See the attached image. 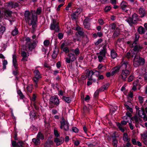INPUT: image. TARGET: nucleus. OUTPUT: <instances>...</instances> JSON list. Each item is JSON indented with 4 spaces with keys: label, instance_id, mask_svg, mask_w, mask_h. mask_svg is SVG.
I'll list each match as a JSON object with an SVG mask.
<instances>
[{
    "label": "nucleus",
    "instance_id": "1",
    "mask_svg": "<svg viewBox=\"0 0 147 147\" xmlns=\"http://www.w3.org/2000/svg\"><path fill=\"white\" fill-rule=\"evenodd\" d=\"M41 12L40 9H38L36 11L32 10L30 12L29 11H26L24 13V16L26 21L30 25H32V27L34 28L36 26L37 21V16Z\"/></svg>",
    "mask_w": 147,
    "mask_h": 147
},
{
    "label": "nucleus",
    "instance_id": "2",
    "mask_svg": "<svg viewBox=\"0 0 147 147\" xmlns=\"http://www.w3.org/2000/svg\"><path fill=\"white\" fill-rule=\"evenodd\" d=\"M134 55H135V54ZM145 63L144 59L140 57L139 55H135L133 65L135 67H137L140 65H143Z\"/></svg>",
    "mask_w": 147,
    "mask_h": 147
},
{
    "label": "nucleus",
    "instance_id": "3",
    "mask_svg": "<svg viewBox=\"0 0 147 147\" xmlns=\"http://www.w3.org/2000/svg\"><path fill=\"white\" fill-rule=\"evenodd\" d=\"M34 77L33 78V80L34 83V85L36 88L38 87L37 83L39 79L41 78L39 71L37 70H36L34 71Z\"/></svg>",
    "mask_w": 147,
    "mask_h": 147
},
{
    "label": "nucleus",
    "instance_id": "4",
    "mask_svg": "<svg viewBox=\"0 0 147 147\" xmlns=\"http://www.w3.org/2000/svg\"><path fill=\"white\" fill-rule=\"evenodd\" d=\"M106 50L105 48H103L101 50L99 53V55L98 56L99 61L101 62L104 60H107V58L106 56Z\"/></svg>",
    "mask_w": 147,
    "mask_h": 147
},
{
    "label": "nucleus",
    "instance_id": "5",
    "mask_svg": "<svg viewBox=\"0 0 147 147\" xmlns=\"http://www.w3.org/2000/svg\"><path fill=\"white\" fill-rule=\"evenodd\" d=\"M138 21V16L136 13H134L131 17L129 18V24L131 26H132L134 24H137Z\"/></svg>",
    "mask_w": 147,
    "mask_h": 147
},
{
    "label": "nucleus",
    "instance_id": "6",
    "mask_svg": "<svg viewBox=\"0 0 147 147\" xmlns=\"http://www.w3.org/2000/svg\"><path fill=\"white\" fill-rule=\"evenodd\" d=\"M61 126L60 128L63 129L64 130L67 131L69 129L68 123L67 121H66L64 118H62V120L60 121Z\"/></svg>",
    "mask_w": 147,
    "mask_h": 147
},
{
    "label": "nucleus",
    "instance_id": "7",
    "mask_svg": "<svg viewBox=\"0 0 147 147\" xmlns=\"http://www.w3.org/2000/svg\"><path fill=\"white\" fill-rule=\"evenodd\" d=\"M129 42V46H130V47H133V50L136 52H138L139 51H141V50L143 49L142 45H140L139 44L137 43V44H134L133 43L132 45H130Z\"/></svg>",
    "mask_w": 147,
    "mask_h": 147
},
{
    "label": "nucleus",
    "instance_id": "8",
    "mask_svg": "<svg viewBox=\"0 0 147 147\" xmlns=\"http://www.w3.org/2000/svg\"><path fill=\"white\" fill-rule=\"evenodd\" d=\"M50 29L51 30H54L56 32L59 31L58 23L55 20H53V22L51 24Z\"/></svg>",
    "mask_w": 147,
    "mask_h": 147
},
{
    "label": "nucleus",
    "instance_id": "9",
    "mask_svg": "<svg viewBox=\"0 0 147 147\" xmlns=\"http://www.w3.org/2000/svg\"><path fill=\"white\" fill-rule=\"evenodd\" d=\"M69 57L66 59V61L67 63H70L71 61H73L76 59L75 55L74 54L69 53L68 55Z\"/></svg>",
    "mask_w": 147,
    "mask_h": 147
},
{
    "label": "nucleus",
    "instance_id": "10",
    "mask_svg": "<svg viewBox=\"0 0 147 147\" xmlns=\"http://www.w3.org/2000/svg\"><path fill=\"white\" fill-rule=\"evenodd\" d=\"M129 65L128 62L127 61H124L121 63V64L120 65V69L122 71L125 70H128V66Z\"/></svg>",
    "mask_w": 147,
    "mask_h": 147
},
{
    "label": "nucleus",
    "instance_id": "11",
    "mask_svg": "<svg viewBox=\"0 0 147 147\" xmlns=\"http://www.w3.org/2000/svg\"><path fill=\"white\" fill-rule=\"evenodd\" d=\"M138 115L140 117L143 118L145 121H147V116L144 110L141 109V110H139Z\"/></svg>",
    "mask_w": 147,
    "mask_h": 147
},
{
    "label": "nucleus",
    "instance_id": "12",
    "mask_svg": "<svg viewBox=\"0 0 147 147\" xmlns=\"http://www.w3.org/2000/svg\"><path fill=\"white\" fill-rule=\"evenodd\" d=\"M127 122H128L127 120H123L121 121V123H119L117 124V125L119 128L122 132H124V130L123 127L122 125H126Z\"/></svg>",
    "mask_w": 147,
    "mask_h": 147
},
{
    "label": "nucleus",
    "instance_id": "13",
    "mask_svg": "<svg viewBox=\"0 0 147 147\" xmlns=\"http://www.w3.org/2000/svg\"><path fill=\"white\" fill-rule=\"evenodd\" d=\"M86 76L88 78V80H92V77L94 74V72L92 71H90L88 69H87L86 71Z\"/></svg>",
    "mask_w": 147,
    "mask_h": 147
},
{
    "label": "nucleus",
    "instance_id": "14",
    "mask_svg": "<svg viewBox=\"0 0 147 147\" xmlns=\"http://www.w3.org/2000/svg\"><path fill=\"white\" fill-rule=\"evenodd\" d=\"M123 39H119L117 41L116 43V47L117 48L118 47L122 48V46L123 45Z\"/></svg>",
    "mask_w": 147,
    "mask_h": 147
},
{
    "label": "nucleus",
    "instance_id": "15",
    "mask_svg": "<svg viewBox=\"0 0 147 147\" xmlns=\"http://www.w3.org/2000/svg\"><path fill=\"white\" fill-rule=\"evenodd\" d=\"M50 101L55 105H58L59 104V101L58 98L55 96L51 97L50 98Z\"/></svg>",
    "mask_w": 147,
    "mask_h": 147
},
{
    "label": "nucleus",
    "instance_id": "16",
    "mask_svg": "<svg viewBox=\"0 0 147 147\" xmlns=\"http://www.w3.org/2000/svg\"><path fill=\"white\" fill-rule=\"evenodd\" d=\"M64 140L63 138H56L55 139L54 142L56 143L57 145H59L63 143Z\"/></svg>",
    "mask_w": 147,
    "mask_h": 147
},
{
    "label": "nucleus",
    "instance_id": "17",
    "mask_svg": "<svg viewBox=\"0 0 147 147\" xmlns=\"http://www.w3.org/2000/svg\"><path fill=\"white\" fill-rule=\"evenodd\" d=\"M128 3H126L125 1H123L121 4V7L122 9L125 11H126L127 10V8L128 7Z\"/></svg>",
    "mask_w": 147,
    "mask_h": 147
},
{
    "label": "nucleus",
    "instance_id": "18",
    "mask_svg": "<svg viewBox=\"0 0 147 147\" xmlns=\"http://www.w3.org/2000/svg\"><path fill=\"white\" fill-rule=\"evenodd\" d=\"M120 69V65H119L113 68L112 69L111 74L114 75L115 73L119 72Z\"/></svg>",
    "mask_w": 147,
    "mask_h": 147
},
{
    "label": "nucleus",
    "instance_id": "19",
    "mask_svg": "<svg viewBox=\"0 0 147 147\" xmlns=\"http://www.w3.org/2000/svg\"><path fill=\"white\" fill-rule=\"evenodd\" d=\"M128 70H125L122 71L121 75V76L123 80H125V79L127 77V76L128 74Z\"/></svg>",
    "mask_w": 147,
    "mask_h": 147
},
{
    "label": "nucleus",
    "instance_id": "20",
    "mask_svg": "<svg viewBox=\"0 0 147 147\" xmlns=\"http://www.w3.org/2000/svg\"><path fill=\"white\" fill-rule=\"evenodd\" d=\"M13 63L15 68L16 69L17 67V63L16 61V56L15 54L13 55Z\"/></svg>",
    "mask_w": 147,
    "mask_h": 147
},
{
    "label": "nucleus",
    "instance_id": "21",
    "mask_svg": "<svg viewBox=\"0 0 147 147\" xmlns=\"http://www.w3.org/2000/svg\"><path fill=\"white\" fill-rule=\"evenodd\" d=\"M139 12L142 17H144L146 14V12L143 8H140L139 10Z\"/></svg>",
    "mask_w": 147,
    "mask_h": 147
},
{
    "label": "nucleus",
    "instance_id": "22",
    "mask_svg": "<svg viewBox=\"0 0 147 147\" xmlns=\"http://www.w3.org/2000/svg\"><path fill=\"white\" fill-rule=\"evenodd\" d=\"M145 31V29L142 26H140L138 28V32L140 34H144Z\"/></svg>",
    "mask_w": 147,
    "mask_h": 147
},
{
    "label": "nucleus",
    "instance_id": "23",
    "mask_svg": "<svg viewBox=\"0 0 147 147\" xmlns=\"http://www.w3.org/2000/svg\"><path fill=\"white\" fill-rule=\"evenodd\" d=\"M35 46V44L33 43H31L30 42L28 44L27 47H28L29 50H30V51H32L34 49V48Z\"/></svg>",
    "mask_w": 147,
    "mask_h": 147
},
{
    "label": "nucleus",
    "instance_id": "24",
    "mask_svg": "<svg viewBox=\"0 0 147 147\" xmlns=\"http://www.w3.org/2000/svg\"><path fill=\"white\" fill-rule=\"evenodd\" d=\"M71 51L76 56L78 55L80 53L79 49L78 48L75 49H72Z\"/></svg>",
    "mask_w": 147,
    "mask_h": 147
},
{
    "label": "nucleus",
    "instance_id": "25",
    "mask_svg": "<svg viewBox=\"0 0 147 147\" xmlns=\"http://www.w3.org/2000/svg\"><path fill=\"white\" fill-rule=\"evenodd\" d=\"M120 31L118 28H117L113 33V36L114 37L117 36L120 34Z\"/></svg>",
    "mask_w": 147,
    "mask_h": 147
},
{
    "label": "nucleus",
    "instance_id": "26",
    "mask_svg": "<svg viewBox=\"0 0 147 147\" xmlns=\"http://www.w3.org/2000/svg\"><path fill=\"white\" fill-rule=\"evenodd\" d=\"M140 37V35L138 34H135V39L133 42V43L134 44H137L138 43V40Z\"/></svg>",
    "mask_w": 147,
    "mask_h": 147
},
{
    "label": "nucleus",
    "instance_id": "27",
    "mask_svg": "<svg viewBox=\"0 0 147 147\" xmlns=\"http://www.w3.org/2000/svg\"><path fill=\"white\" fill-rule=\"evenodd\" d=\"M108 86H109L108 84H105L103 86L101 87L99 89V90H100V91H104L105 90H106V89H107L108 88Z\"/></svg>",
    "mask_w": 147,
    "mask_h": 147
},
{
    "label": "nucleus",
    "instance_id": "28",
    "mask_svg": "<svg viewBox=\"0 0 147 147\" xmlns=\"http://www.w3.org/2000/svg\"><path fill=\"white\" fill-rule=\"evenodd\" d=\"M9 5L11 6L12 7H15L18 6L19 4L18 3L10 2L9 3Z\"/></svg>",
    "mask_w": 147,
    "mask_h": 147
},
{
    "label": "nucleus",
    "instance_id": "29",
    "mask_svg": "<svg viewBox=\"0 0 147 147\" xmlns=\"http://www.w3.org/2000/svg\"><path fill=\"white\" fill-rule=\"evenodd\" d=\"M127 86V84H124L121 88V90L122 91H123L124 93L126 94L127 96L129 95V93H127V92H126V91L125 90V87L126 86Z\"/></svg>",
    "mask_w": 147,
    "mask_h": 147
},
{
    "label": "nucleus",
    "instance_id": "30",
    "mask_svg": "<svg viewBox=\"0 0 147 147\" xmlns=\"http://www.w3.org/2000/svg\"><path fill=\"white\" fill-rule=\"evenodd\" d=\"M32 141L36 145H38L40 143V140L38 138H33L32 139Z\"/></svg>",
    "mask_w": 147,
    "mask_h": 147
},
{
    "label": "nucleus",
    "instance_id": "31",
    "mask_svg": "<svg viewBox=\"0 0 147 147\" xmlns=\"http://www.w3.org/2000/svg\"><path fill=\"white\" fill-rule=\"evenodd\" d=\"M117 54L115 51L113 50H111V56L113 59L115 58L117 56Z\"/></svg>",
    "mask_w": 147,
    "mask_h": 147
},
{
    "label": "nucleus",
    "instance_id": "32",
    "mask_svg": "<svg viewBox=\"0 0 147 147\" xmlns=\"http://www.w3.org/2000/svg\"><path fill=\"white\" fill-rule=\"evenodd\" d=\"M53 142L52 141H49L47 142L45 145V147H50L53 145Z\"/></svg>",
    "mask_w": 147,
    "mask_h": 147
},
{
    "label": "nucleus",
    "instance_id": "33",
    "mask_svg": "<svg viewBox=\"0 0 147 147\" xmlns=\"http://www.w3.org/2000/svg\"><path fill=\"white\" fill-rule=\"evenodd\" d=\"M138 82L137 81H135L133 83V86L132 89L134 91H135L136 90V86L138 84Z\"/></svg>",
    "mask_w": 147,
    "mask_h": 147
},
{
    "label": "nucleus",
    "instance_id": "34",
    "mask_svg": "<svg viewBox=\"0 0 147 147\" xmlns=\"http://www.w3.org/2000/svg\"><path fill=\"white\" fill-rule=\"evenodd\" d=\"M63 98L66 102L68 103H70L71 101V99L69 97H66L63 96Z\"/></svg>",
    "mask_w": 147,
    "mask_h": 147
},
{
    "label": "nucleus",
    "instance_id": "35",
    "mask_svg": "<svg viewBox=\"0 0 147 147\" xmlns=\"http://www.w3.org/2000/svg\"><path fill=\"white\" fill-rule=\"evenodd\" d=\"M37 138L39 140L40 139L43 140L44 139V136L41 132L38 133L37 136Z\"/></svg>",
    "mask_w": 147,
    "mask_h": 147
},
{
    "label": "nucleus",
    "instance_id": "36",
    "mask_svg": "<svg viewBox=\"0 0 147 147\" xmlns=\"http://www.w3.org/2000/svg\"><path fill=\"white\" fill-rule=\"evenodd\" d=\"M82 11V9L81 8H79L78 9L76 10V11L74 12L75 15L78 16L80 14Z\"/></svg>",
    "mask_w": 147,
    "mask_h": 147
},
{
    "label": "nucleus",
    "instance_id": "37",
    "mask_svg": "<svg viewBox=\"0 0 147 147\" xmlns=\"http://www.w3.org/2000/svg\"><path fill=\"white\" fill-rule=\"evenodd\" d=\"M131 119L132 121H134L136 123H138L139 119L137 116H135L131 118Z\"/></svg>",
    "mask_w": 147,
    "mask_h": 147
},
{
    "label": "nucleus",
    "instance_id": "38",
    "mask_svg": "<svg viewBox=\"0 0 147 147\" xmlns=\"http://www.w3.org/2000/svg\"><path fill=\"white\" fill-rule=\"evenodd\" d=\"M30 118L31 119H33L34 118L36 115L34 111H31L30 113Z\"/></svg>",
    "mask_w": 147,
    "mask_h": 147
},
{
    "label": "nucleus",
    "instance_id": "39",
    "mask_svg": "<svg viewBox=\"0 0 147 147\" xmlns=\"http://www.w3.org/2000/svg\"><path fill=\"white\" fill-rule=\"evenodd\" d=\"M116 27V25L115 24L113 23L111 24L109 26V29L112 30H115Z\"/></svg>",
    "mask_w": 147,
    "mask_h": 147
},
{
    "label": "nucleus",
    "instance_id": "40",
    "mask_svg": "<svg viewBox=\"0 0 147 147\" xmlns=\"http://www.w3.org/2000/svg\"><path fill=\"white\" fill-rule=\"evenodd\" d=\"M126 115L123 116V119L124 120H127L128 122V118H129V112L127 111L126 113Z\"/></svg>",
    "mask_w": 147,
    "mask_h": 147
},
{
    "label": "nucleus",
    "instance_id": "41",
    "mask_svg": "<svg viewBox=\"0 0 147 147\" xmlns=\"http://www.w3.org/2000/svg\"><path fill=\"white\" fill-rule=\"evenodd\" d=\"M134 107V105L132 103L129 102V111L131 113H133V110L132 108Z\"/></svg>",
    "mask_w": 147,
    "mask_h": 147
},
{
    "label": "nucleus",
    "instance_id": "42",
    "mask_svg": "<svg viewBox=\"0 0 147 147\" xmlns=\"http://www.w3.org/2000/svg\"><path fill=\"white\" fill-rule=\"evenodd\" d=\"M123 140L125 141H128V136L127 134L126 133H124L123 134Z\"/></svg>",
    "mask_w": 147,
    "mask_h": 147
},
{
    "label": "nucleus",
    "instance_id": "43",
    "mask_svg": "<svg viewBox=\"0 0 147 147\" xmlns=\"http://www.w3.org/2000/svg\"><path fill=\"white\" fill-rule=\"evenodd\" d=\"M142 136L144 140H146L147 138V132H144L142 134Z\"/></svg>",
    "mask_w": 147,
    "mask_h": 147
},
{
    "label": "nucleus",
    "instance_id": "44",
    "mask_svg": "<svg viewBox=\"0 0 147 147\" xmlns=\"http://www.w3.org/2000/svg\"><path fill=\"white\" fill-rule=\"evenodd\" d=\"M18 29L15 28L12 31V34L13 35L15 36L18 33Z\"/></svg>",
    "mask_w": 147,
    "mask_h": 147
},
{
    "label": "nucleus",
    "instance_id": "45",
    "mask_svg": "<svg viewBox=\"0 0 147 147\" xmlns=\"http://www.w3.org/2000/svg\"><path fill=\"white\" fill-rule=\"evenodd\" d=\"M32 85H29L27 87V90L30 93H31L32 89Z\"/></svg>",
    "mask_w": 147,
    "mask_h": 147
},
{
    "label": "nucleus",
    "instance_id": "46",
    "mask_svg": "<svg viewBox=\"0 0 147 147\" xmlns=\"http://www.w3.org/2000/svg\"><path fill=\"white\" fill-rule=\"evenodd\" d=\"M17 93L19 95L20 98H23L24 97V96L23 95L22 93L20 90H18L17 91Z\"/></svg>",
    "mask_w": 147,
    "mask_h": 147
},
{
    "label": "nucleus",
    "instance_id": "47",
    "mask_svg": "<svg viewBox=\"0 0 147 147\" xmlns=\"http://www.w3.org/2000/svg\"><path fill=\"white\" fill-rule=\"evenodd\" d=\"M3 69H5L6 68V65L7 64V60H4L3 61Z\"/></svg>",
    "mask_w": 147,
    "mask_h": 147
},
{
    "label": "nucleus",
    "instance_id": "48",
    "mask_svg": "<svg viewBox=\"0 0 147 147\" xmlns=\"http://www.w3.org/2000/svg\"><path fill=\"white\" fill-rule=\"evenodd\" d=\"M102 41V39L99 38L97 40V41L95 42L94 44L96 45H98L100 43H101Z\"/></svg>",
    "mask_w": 147,
    "mask_h": 147
},
{
    "label": "nucleus",
    "instance_id": "49",
    "mask_svg": "<svg viewBox=\"0 0 147 147\" xmlns=\"http://www.w3.org/2000/svg\"><path fill=\"white\" fill-rule=\"evenodd\" d=\"M25 40L26 41V47H27V45H28V44L30 42L31 40L30 38L28 37H27L26 38Z\"/></svg>",
    "mask_w": 147,
    "mask_h": 147
},
{
    "label": "nucleus",
    "instance_id": "50",
    "mask_svg": "<svg viewBox=\"0 0 147 147\" xmlns=\"http://www.w3.org/2000/svg\"><path fill=\"white\" fill-rule=\"evenodd\" d=\"M5 30V27L3 26H1L0 28V33H3Z\"/></svg>",
    "mask_w": 147,
    "mask_h": 147
},
{
    "label": "nucleus",
    "instance_id": "51",
    "mask_svg": "<svg viewBox=\"0 0 147 147\" xmlns=\"http://www.w3.org/2000/svg\"><path fill=\"white\" fill-rule=\"evenodd\" d=\"M138 99L139 100L140 103L141 104H142L143 103L144 101L143 98L140 96H139L138 97Z\"/></svg>",
    "mask_w": 147,
    "mask_h": 147
},
{
    "label": "nucleus",
    "instance_id": "52",
    "mask_svg": "<svg viewBox=\"0 0 147 147\" xmlns=\"http://www.w3.org/2000/svg\"><path fill=\"white\" fill-rule=\"evenodd\" d=\"M23 143L22 141H20L17 143V147H23Z\"/></svg>",
    "mask_w": 147,
    "mask_h": 147
},
{
    "label": "nucleus",
    "instance_id": "53",
    "mask_svg": "<svg viewBox=\"0 0 147 147\" xmlns=\"http://www.w3.org/2000/svg\"><path fill=\"white\" fill-rule=\"evenodd\" d=\"M111 8L110 6H107L105 8V10L106 12H108L110 10Z\"/></svg>",
    "mask_w": 147,
    "mask_h": 147
},
{
    "label": "nucleus",
    "instance_id": "54",
    "mask_svg": "<svg viewBox=\"0 0 147 147\" xmlns=\"http://www.w3.org/2000/svg\"><path fill=\"white\" fill-rule=\"evenodd\" d=\"M117 140L115 139H114L113 141V145L115 146H117Z\"/></svg>",
    "mask_w": 147,
    "mask_h": 147
},
{
    "label": "nucleus",
    "instance_id": "55",
    "mask_svg": "<svg viewBox=\"0 0 147 147\" xmlns=\"http://www.w3.org/2000/svg\"><path fill=\"white\" fill-rule=\"evenodd\" d=\"M65 4V3H61V4L59 5L58 6V7L57 9V11H59L60 10V8L62 6H63Z\"/></svg>",
    "mask_w": 147,
    "mask_h": 147
},
{
    "label": "nucleus",
    "instance_id": "56",
    "mask_svg": "<svg viewBox=\"0 0 147 147\" xmlns=\"http://www.w3.org/2000/svg\"><path fill=\"white\" fill-rule=\"evenodd\" d=\"M85 28L89 29L90 28V24L89 23L83 24Z\"/></svg>",
    "mask_w": 147,
    "mask_h": 147
},
{
    "label": "nucleus",
    "instance_id": "57",
    "mask_svg": "<svg viewBox=\"0 0 147 147\" xmlns=\"http://www.w3.org/2000/svg\"><path fill=\"white\" fill-rule=\"evenodd\" d=\"M49 44V41L48 40H45L44 42V45L47 46Z\"/></svg>",
    "mask_w": 147,
    "mask_h": 147
},
{
    "label": "nucleus",
    "instance_id": "58",
    "mask_svg": "<svg viewBox=\"0 0 147 147\" xmlns=\"http://www.w3.org/2000/svg\"><path fill=\"white\" fill-rule=\"evenodd\" d=\"M54 134L55 136L56 137L59 136V134L58 131L55 129L54 130Z\"/></svg>",
    "mask_w": 147,
    "mask_h": 147
},
{
    "label": "nucleus",
    "instance_id": "59",
    "mask_svg": "<svg viewBox=\"0 0 147 147\" xmlns=\"http://www.w3.org/2000/svg\"><path fill=\"white\" fill-rule=\"evenodd\" d=\"M63 51L66 53H68L69 51V50L68 47H66L63 49Z\"/></svg>",
    "mask_w": 147,
    "mask_h": 147
},
{
    "label": "nucleus",
    "instance_id": "60",
    "mask_svg": "<svg viewBox=\"0 0 147 147\" xmlns=\"http://www.w3.org/2000/svg\"><path fill=\"white\" fill-rule=\"evenodd\" d=\"M72 131L75 132L77 133L78 132V130L77 128L76 127H73L72 128Z\"/></svg>",
    "mask_w": 147,
    "mask_h": 147
},
{
    "label": "nucleus",
    "instance_id": "61",
    "mask_svg": "<svg viewBox=\"0 0 147 147\" xmlns=\"http://www.w3.org/2000/svg\"><path fill=\"white\" fill-rule=\"evenodd\" d=\"M98 21L99 24L100 25H102L104 24V22L102 19H99Z\"/></svg>",
    "mask_w": 147,
    "mask_h": 147
},
{
    "label": "nucleus",
    "instance_id": "62",
    "mask_svg": "<svg viewBox=\"0 0 147 147\" xmlns=\"http://www.w3.org/2000/svg\"><path fill=\"white\" fill-rule=\"evenodd\" d=\"M22 56L23 57H28V56L26 54V53L24 51H23L21 53Z\"/></svg>",
    "mask_w": 147,
    "mask_h": 147
},
{
    "label": "nucleus",
    "instance_id": "63",
    "mask_svg": "<svg viewBox=\"0 0 147 147\" xmlns=\"http://www.w3.org/2000/svg\"><path fill=\"white\" fill-rule=\"evenodd\" d=\"M12 144L13 147H17V144L15 141L12 142Z\"/></svg>",
    "mask_w": 147,
    "mask_h": 147
},
{
    "label": "nucleus",
    "instance_id": "64",
    "mask_svg": "<svg viewBox=\"0 0 147 147\" xmlns=\"http://www.w3.org/2000/svg\"><path fill=\"white\" fill-rule=\"evenodd\" d=\"M63 34L61 33H59L58 35V37L59 39H61L63 38Z\"/></svg>",
    "mask_w": 147,
    "mask_h": 147
}]
</instances>
